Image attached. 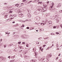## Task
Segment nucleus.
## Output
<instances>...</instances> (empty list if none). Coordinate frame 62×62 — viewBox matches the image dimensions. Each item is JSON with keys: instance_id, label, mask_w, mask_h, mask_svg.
Here are the masks:
<instances>
[{"instance_id": "obj_64", "label": "nucleus", "mask_w": 62, "mask_h": 62, "mask_svg": "<svg viewBox=\"0 0 62 62\" xmlns=\"http://www.w3.org/2000/svg\"><path fill=\"white\" fill-rule=\"evenodd\" d=\"M61 27H62V25L61 24L60 25Z\"/></svg>"}, {"instance_id": "obj_22", "label": "nucleus", "mask_w": 62, "mask_h": 62, "mask_svg": "<svg viewBox=\"0 0 62 62\" xmlns=\"http://www.w3.org/2000/svg\"><path fill=\"white\" fill-rule=\"evenodd\" d=\"M46 59L48 61L49 60V57H47V56L46 57Z\"/></svg>"}, {"instance_id": "obj_17", "label": "nucleus", "mask_w": 62, "mask_h": 62, "mask_svg": "<svg viewBox=\"0 0 62 62\" xmlns=\"http://www.w3.org/2000/svg\"><path fill=\"white\" fill-rule=\"evenodd\" d=\"M61 3L60 4H59L58 5V7H61Z\"/></svg>"}, {"instance_id": "obj_25", "label": "nucleus", "mask_w": 62, "mask_h": 62, "mask_svg": "<svg viewBox=\"0 0 62 62\" xmlns=\"http://www.w3.org/2000/svg\"><path fill=\"white\" fill-rule=\"evenodd\" d=\"M49 15L50 14L48 13L46 14V15L47 16H49Z\"/></svg>"}, {"instance_id": "obj_15", "label": "nucleus", "mask_w": 62, "mask_h": 62, "mask_svg": "<svg viewBox=\"0 0 62 62\" xmlns=\"http://www.w3.org/2000/svg\"><path fill=\"white\" fill-rule=\"evenodd\" d=\"M32 61L33 62H37V60H32Z\"/></svg>"}, {"instance_id": "obj_49", "label": "nucleus", "mask_w": 62, "mask_h": 62, "mask_svg": "<svg viewBox=\"0 0 62 62\" xmlns=\"http://www.w3.org/2000/svg\"><path fill=\"white\" fill-rule=\"evenodd\" d=\"M28 45H26V47H29V46H28Z\"/></svg>"}, {"instance_id": "obj_1", "label": "nucleus", "mask_w": 62, "mask_h": 62, "mask_svg": "<svg viewBox=\"0 0 62 62\" xmlns=\"http://www.w3.org/2000/svg\"><path fill=\"white\" fill-rule=\"evenodd\" d=\"M37 8H38V10H39L40 11H41L42 12H45V11L46 10H44V8H43L41 7H37Z\"/></svg>"}, {"instance_id": "obj_4", "label": "nucleus", "mask_w": 62, "mask_h": 62, "mask_svg": "<svg viewBox=\"0 0 62 62\" xmlns=\"http://www.w3.org/2000/svg\"><path fill=\"white\" fill-rule=\"evenodd\" d=\"M51 12H55L56 11V10L55 9H51Z\"/></svg>"}, {"instance_id": "obj_58", "label": "nucleus", "mask_w": 62, "mask_h": 62, "mask_svg": "<svg viewBox=\"0 0 62 62\" xmlns=\"http://www.w3.org/2000/svg\"><path fill=\"white\" fill-rule=\"evenodd\" d=\"M25 57H27V56L26 55H25Z\"/></svg>"}, {"instance_id": "obj_40", "label": "nucleus", "mask_w": 62, "mask_h": 62, "mask_svg": "<svg viewBox=\"0 0 62 62\" xmlns=\"http://www.w3.org/2000/svg\"><path fill=\"white\" fill-rule=\"evenodd\" d=\"M42 3V2H39L38 3V4H41Z\"/></svg>"}, {"instance_id": "obj_16", "label": "nucleus", "mask_w": 62, "mask_h": 62, "mask_svg": "<svg viewBox=\"0 0 62 62\" xmlns=\"http://www.w3.org/2000/svg\"><path fill=\"white\" fill-rule=\"evenodd\" d=\"M8 15H5V16H4V18L6 19V18H7Z\"/></svg>"}, {"instance_id": "obj_52", "label": "nucleus", "mask_w": 62, "mask_h": 62, "mask_svg": "<svg viewBox=\"0 0 62 62\" xmlns=\"http://www.w3.org/2000/svg\"><path fill=\"white\" fill-rule=\"evenodd\" d=\"M16 26H18L19 25H18V24H16Z\"/></svg>"}, {"instance_id": "obj_27", "label": "nucleus", "mask_w": 62, "mask_h": 62, "mask_svg": "<svg viewBox=\"0 0 62 62\" xmlns=\"http://www.w3.org/2000/svg\"><path fill=\"white\" fill-rule=\"evenodd\" d=\"M51 35H54V36L55 35V34L53 33H51Z\"/></svg>"}, {"instance_id": "obj_44", "label": "nucleus", "mask_w": 62, "mask_h": 62, "mask_svg": "<svg viewBox=\"0 0 62 62\" xmlns=\"http://www.w3.org/2000/svg\"><path fill=\"white\" fill-rule=\"evenodd\" d=\"M43 48H42L41 49V52H43Z\"/></svg>"}, {"instance_id": "obj_6", "label": "nucleus", "mask_w": 62, "mask_h": 62, "mask_svg": "<svg viewBox=\"0 0 62 62\" xmlns=\"http://www.w3.org/2000/svg\"><path fill=\"white\" fill-rule=\"evenodd\" d=\"M24 8H22L20 9V11H21L22 12H23V9Z\"/></svg>"}, {"instance_id": "obj_56", "label": "nucleus", "mask_w": 62, "mask_h": 62, "mask_svg": "<svg viewBox=\"0 0 62 62\" xmlns=\"http://www.w3.org/2000/svg\"><path fill=\"white\" fill-rule=\"evenodd\" d=\"M42 38V37H40V38H38V39H40Z\"/></svg>"}, {"instance_id": "obj_48", "label": "nucleus", "mask_w": 62, "mask_h": 62, "mask_svg": "<svg viewBox=\"0 0 62 62\" xmlns=\"http://www.w3.org/2000/svg\"><path fill=\"white\" fill-rule=\"evenodd\" d=\"M23 51V50H21L20 51H19V52H22Z\"/></svg>"}, {"instance_id": "obj_31", "label": "nucleus", "mask_w": 62, "mask_h": 62, "mask_svg": "<svg viewBox=\"0 0 62 62\" xmlns=\"http://www.w3.org/2000/svg\"><path fill=\"white\" fill-rule=\"evenodd\" d=\"M21 43V42L19 41L18 42V43L19 44H20Z\"/></svg>"}, {"instance_id": "obj_34", "label": "nucleus", "mask_w": 62, "mask_h": 62, "mask_svg": "<svg viewBox=\"0 0 62 62\" xmlns=\"http://www.w3.org/2000/svg\"><path fill=\"white\" fill-rule=\"evenodd\" d=\"M24 27V25H23L21 26L22 27Z\"/></svg>"}, {"instance_id": "obj_59", "label": "nucleus", "mask_w": 62, "mask_h": 62, "mask_svg": "<svg viewBox=\"0 0 62 62\" xmlns=\"http://www.w3.org/2000/svg\"><path fill=\"white\" fill-rule=\"evenodd\" d=\"M7 4V3H4V5H6Z\"/></svg>"}, {"instance_id": "obj_47", "label": "nucleus", "mask_w": 62, "mask_h": 62, "mask_svg": "<svg viewBox=\"0 0 62 62\" xmlns=\"http://www.w3.org/2000/svg\"><path fill=\"white\" fill-rule=\"evenodd\" d=\"M23 32H25V33H26V31H23Z\"/></svg>"}, {"instance_id": "obj_54", "label": "nucleus", "mask_w": 62, "mask_h": 62, "mask_svg": "<svg viewBox=\"0 0 62 62\" xmlns=\"http://www.w3.org/2000/svg\"><path fill=\"white\" fill-rule=\"evenodd\" d=\"M32 1H29V3H31V2H32Z\"/></svg>"}, {"instance_id": "obj_35", "label": "nucleus", "mask_w": 62, "mask_h": 62, "mask_svg": "<svg viewBox=\"0 0 62 62\" xmlns=\"http://www.w3.org/2000/svg\"><path fill=\"white\" fill-rule=\"evenodd\" d=\"M46 46V45H43V47H45V46Z\"/></svg>"}, {"instance_id": "obj_28", "label": "nucleus", "mask_w": 62, "mask_h": 62, "mask_svg": "<svg viewBox=\"0 0 62 62\" xmlns=\"http://www.w3.org/2000/svg\"><path fill=\"white\" fill-rule=\"evenodd\" d=\"M41 25H42V26H43V25H44V24L43 23H41Z\"/></svg>"}, {"instance_id": "obj_50", "label": "nucleus", "mask_w": 62, "mask_h": 62, "mask_svg": "<svg viewBox=\"0 0 62 62\" xmlns=\"http://www.w3.org/2000/svg\"><path fill=\"white\" fill-rule=\"evenodd\" d=\"M7 20H8V22H9V21H10V19H8Z\"/></svg>"}, {"instance_id": "obj_43", "label": "nucleus", "mask_w": 62, "mask_h": 62, "mask_svg": "<svg viewBox=\"0 0 62 62\" xmlns=\"http://www.w3.org/2000/svg\"><path fill=\"white\" fill-rule=\"evenodd\" d=\"M22 44H25V42H22Z\"/></svg>"}, {"instance_id": "obj_42", "label": "nucleus", "mask_w": 62, "mask_h": 62, "mask_svg": "<svg viewBox=\"0 0 62 62\" xmlns=\"http://www.w3.org/2000/svg\"><path fill=\"white\" fill-rule=\"evenodd\" d=\"M52 6H53V5H54V2H52Z\"/></svg>"}, {"instance_id": "obj_63", "label": "nucleus", "mask_w": 62, "mask_h": 62, "mask_svg": "<svg viewBox=\"0 0 62 62\" xmlns=\"http://www.w3.org/2000/svg\"><path fill=\"white\" fill-rule=\"evenodd\" d=\"M54 28H56V26H54L53 27Z\"/></svg>"}, {"instance_id": "obj_45", "label": "nucleus", "mask_w": 62, "mask_h": 62, "mask_svg": "<svg viewBox=\"0 0 62 62\" xmlns=\"http://www.w3.org/2000/svg\"><path fill=\"white\" fill-rule=\"evenodd\" d=\"M58 57H57L56 58V60H57V59H58Z\"/></svg>"}, {"instance_id": "obj_55", "label": "nucleus", "mask_w": 62, "mask_h": 62, "mask_svg": "<svg viewBox=\"0 0 62 62\" xmlns=\"http://www.w3.org/2000/svg\"><path fill=\"white\" fill-rule=\"evenodd\" d=\"M18 5V4H16V5H15V6H16V7H17V5Z\"/></svg>"}, {"instance_id": "obj_38", "label": "nucleus", "mask_w": 62, "mask_h": 62, "mask_svg": "<svg viewBox=\"0 0 62 62\" xmlns=\"http://www.w3.org/2000/svg\"><path fill=\"white\" fill-rule=\"evenodd\" d=\"M36 43L37 44H39V42H36Z\"/></svg>"}, {"instance_id": "obj_46", "label": "nucleus", "mask_w": 62, "mask_h": 62, "mask_svg": "<svg viewBox=\"0 0 62 62\" xmlns=\"http://www.w3.org/2000/svg\"><path fill=\"white\" fill-rule=\"evenodd\" d=\"M50 8H53V6H50Z\"/></svg>"}, {"instance_id": "obj_29", "label": "nucleus", "mask_w": 62, "mask_h": 62, "mask_svg": "<svg viewBox=\"0 0 62 62\" xmlns=\"http://www.w3.org/2000/svg\"><path fill=\"white\" fill-rule=\"evenodd\" d=\"M56 46L57 48L58 47V45L57 44H56Z\"/></svg>"}, {"instance_id": "obj_36", "label": "nucleus", "mask_w": 62, "mask_h": 62, "mask_svg": "<svg viewBox=\"0 0 62 62\" xmlns=\"http://www.w3.org/2000/svg\"><path fill=\"white\" fill-rule=\"evenodd\" d=\"M56 34H57V35H58V34H59V33H58V32H56Z\"/></svg>"}, {"instance_id": "obj_51", "label": "nucleus", "mask_w": 62, "mask_h": 62, "mask_svg": "<svg viewBox=\"0 0 62 62\" xmlns=\"http://www.w3.org/2000/svg\"><path fill=\"white\" fill-rule=\"evenodd\" d=\"M1 45H2V44H3V43H2L0 44Z\"/></svg>"}, {"instance_id": "obj_14", "label": "nucleus", "mask_w": 62, "mask_h": 62, "mask_svg": "<svg viewBox=\"0 0 62 62\" xmlns=\"http://www.w3.org/2000/svg\"><path fill=\"white\" fill-rule=\"evenodd\" d=\"M48 23H49V24H52V21H48Z\"/></svg>"}, {"instance_id": "obj_5", "label": "nucleus", "mask_w": 62, "mask_h": 62, "mask_svg": "<svg viewBox=\"0 0 62 62\" xmlns=\"http://www.w3.org/2000/svg\"><path fill=\"white\" fill-rule=\"evenodd\" d=\"M35 19H36L37 21H39L40 20V17H39L37 16L35 17Z\"/></svg>"}, {"instance_id": "obj_3", "label": "nucleus", "mask_w": 62, "mask_h": 62, "mask_svg": "<svg viewBox=\"0 0 62 62\" xmlns=\"http://www.w3.org/2000/svg\"><path fill=\"white\" fill-rule=\"evenodd\" d=\"M23 37L24 38H28L30 37V36L29 35H24L23 36Z\"/></svg>"}, {"instance_id": "obj_61", "label": "nucleus", "mask_w": 62, "mask_h": 62, "mask_svg": "<svg viewBox=\"0 0 62 62\" xmlns=\"http://www.w3.org/2000/svg\"><path fill=\"white\" fill-rule=\"evenodd\" d=\"M13 61H11V62H14V60H13Z\"/></svg>"}, {"instance_id": "obj_2", "label": "nucleus", "mask_w": 62, "mask_h": 62, "mask_svg": "<svg viewBox=\"0 0 62 62\" xmlns=\"http://www.w3.org/2000/svg\"><path fill=\"white\" fill-rule=\"evenodd\" d=\"M59 14V13H57L56 16H53V17L52 16H50V19H54V20H55V18L56 17H57V16H58V15Z\"/></svg>"}, {"instance_id": "obj_33", "label": "nucleus", "mask_w": 62, "mask_h": 62, "mask_svg": "<svg viewBox=\"0 0 62 62\" xmlns=\"http://www.w3.org/2000/svg\"><path fill=\"white\" fill-rule=\"evenodd\" d=\"M14 57L13 56H12V57H10V58H14Z\"/></svg>"}, {"instance_id": "obj_12", "label": "nucleus", "mask_w": 62, "mask_h": 62, "mask_svg": "<svg viewBox=\"0 0 62 62\" xmlns=\"http://www.w3.org/2000/svg\"><path fill=\"white\" fill-rule=\"evenodd\" d=\"M51 56H52V55H51V54H50L49 55H48L47 56V57H48L49 58V57H51Z\"/></svg>"}, {"instance_id": "obj_13", "label": "nucleus", "mask_w": 62, "mask_h": 62, "mask_svg": "<svg viewBox=\"0 0 62 62\" xmlns=\"http://www.w3.org/2000/svg\"><path fill=\"white\" fill-rule=\"evenodd\" d=\"M22 12L21 11H19L18 12V14L19 15H20V14H22Z\"/></svg>"}, {"instance_id": "obj_30", "label": "nucleus", "mask_w": 62, "mask_h": 62, "mask_svg": "<svg viewBox=\"0 0 62 62\" xmlns=\"http://www.w3.org/2000/svg\"><path fill=\"white\" fill-rule=\"evenodd\" d=\"M16 37H19V35H16Z\"/></svg>"}, {"instance_id": "obj_21", "label": "nucleus", "mask_w": 62, "mask_h": 62, "mask_svg": "<svg viewBox=\"0 0 62 62\" xmlns=\"http://www.w3.org/2000/svg\"><path fill=\"white\" fill-rule=\"evenodd\" d=\"M44 10H45V11H46V10H47L46 8H44Z\"/></svg>"}, {"instance_id": "obj_23", "label": "nucleus", "mask_w": 62, "mask_h": 62, "mask_svg": "<svg viewBox=\"0 0 62 62\" xmlns=\"http://www.w3.org/2000/svg\"><path fill=\"white\" fill-rule=\"evenodd\" d=\"M50 47H48L46 49V50H49L50 49Z\"/></svg>"}, {"instance_id": "obj_20", "label": "nucleus", "mask_w": 62, "mask_h": 62, "mask_svg": "<svg viewBox=\"0 0 62 62\" xmlns=\"http://www.w3.org/2000/svg\"><path fill=\"white\" fill-rule=\"evenodd\" d=\"M31 30H33V29H34V28H33V27H31Z\"/></svg>"}, {"instance_id": "obj_39", "label": "nucleus", "mask_w": 62, "mask_h": 62, "mask_svg": "<svg viewBox=\"0 0 62 62\" xmlns=\"http://www.w3.org/2000/svg\"><path fill=\"white\" fill-rule=\"evenodd\" d=\"M28 21H31V20L30 19H29L28 20H27Z\"/></svg>"}, {"instance_id": "obj_18", "label": "nucleus", "mask_w": 62, "mask_h": 62, "mask_svg": "<svg viewBox=\"0 0 62 62\" xmlns=\"http://www.w3.org/2000/svg\"><path fill=\"white\" fill-rule=\"evenodd\" d=\"M16 7H17L18 8H20L21 7V6L20 5H18L17 6H16Z\"/></svg>"}, {"instance_id": "obj_8", "label": "nucleus", "mask_w": 62, "mask_h": 62, "mask_svg": "<svg viewBox=\"0 0 62 62\" xmlns=\"http://www.w3.org/2000/svg\"><path fill=\"white\" fill-rule=\"evenodd\" d=\"M59 20H60V18H57L56 20V23H58V22H59Z\"/></svg>"}, {"instance_id": "obj_53", "label": "nucleus", "mask_w": 62, "mask_h": 62, "mask_svg": "<svg viewBox=\"0 0 62 62\" xmlns=\"http://www.w3.org/2000/svg\"><path fill=\"white\" fill-rule=\"evenodd\" d=\"M14 19V18L11 17L10 18V19Z\"/></svg>"}, {"instance_id": "obj_26", "label": "nucleus", "mask_w": 62, "mask_h": 62, "mask_svg": "<svg viewBox=\"0 0 62 62\" xmlns=\"http://www.w3.org/2000/svg\"><path fill=\"white\" fill-rule=\"evenodd\" d=\"M3 57H2V56L0 57V59H3Z\"/></svg>"}, {"instance_id": "obj_37", "label": "nucleus", "mask_w": 62, "mask_h": 62, "mask_svg": "<svg viewBox=\"0 0 62 62\" xmlns=\"http://www.w3.org/2000/svg\"><path fill=\"white\" fill-rule=\"evenodd\" d=\"M4 47L5 48H6L7 47V45H4Z\"/></svg>"}, {"instance_id": "obj_7", "label": "nucleus", "mask_w": 62, "mask_h": 62, "mask_svg": "<svg viewBox=\"0 0 62 62\" xmlns=\"http://www.w3.org/2000/svg\"><path fill=\"white\" fill-rule=\"evenodd\" d=\"M36 47H34L33 48V52H35V54H36V52H35L36 51Z\"/></svg>"}, {"instance_id": "obj_32", "label": "nucleus", "mask_w": 62, "mask_h": 62, "mask_svg": "<svg viewBox=\"0 0 62 62\" xmlns=\"http://www.w3.org/2000/svg\"><path fill=\"white\" fill-rule=\"evenodd\" d=\"M12 45H13V44H12V45H11V44H9V45H8V46H12Z\"/></svg>"}, {"instance_id": "obj_10", "label": "nucleus", "mask_w": 62, "mask_h": 62, "mask_svg": "<svg viewBox=\"0 0 62 62\" xmlns=\"http://www.w3.org/2000/svg\"><path fill=\"white\" fill-rule=\"evenodd\" d=\"M27 11H28V13H29V14H30V13H31V10H30V9H28Z\"/></svg>"}, {"instance_id": "obj_11", "label": "nucleus", "mask_w": 62, "mask_h": 62, "mask_svg": "<svg viewBox=\"0 0 62 62\" xmlns=\"http://www.w3.org/2000/svg\"><path fill=\"white\" fill-rule=\"evenodd\" d=\"M27 16L29 18H30L31 17V15L30 14H28Z\"/></svg>"}, {"instance_id": "obj_60", "label": "nucleus", "mask_w": 62, "mask_h": 62, "mask_svg": "<svg viewBox=\"0 0 62 62\" xmlns=\"http://www.w3.org/2000/svg\"><path fill=\"white\" fill-rule=\"evenodd\" d=\"M5 33L6 34H8V33L7 32H6Z\"/></svg>"}, {"instance_id": "obj_57", "label": "nucleus", "mask_w": 62, "mask_h": 62, "mask_svg": "<svg viewBox=\"0 0 62 62\" xmlns=\"http://www.w3.org/2000/svg\"><path fill=\"white\" fill-rule=\"evenodd\" d=\"M15 23V21H14L12 22L13 23Z\"/></svg>"}, {"instance_id": "obj_62", "label": "nucleus", "mask_w": 62, "mask_h": 62, "mask_svg": "<svg viewBox=\"0 0 62 62\" xmlns=\"http://www.w3.org/2000/svg\"><path fill=\"white\" fill-rule=\"evenodd\" d=\"M46 5H45V8H46Z\"/></svg>"}, {"instance_id": "obj_24", "label": "nucleus", "mask_w": 62, "mask_h": 62, "mask_svg": "<svg viewBox=\"0 0 62 62\" xmlns=\"http://www.w3.org/2000/svg\"><path fill=\"white\" fill-rule=\"evenodd\" d=\"M59 12L60 13H62V10H60L59 11Z\"/></svg>"}, {"instance_id": "obj_41", "label": "nucleus", "mask_w": 62, "mask_h": 62, "mask_svg": "<svg viewBox=\"0 0 62 62\" xmlns=\"http://www.w3.org/2000/svg\"><path fill=\"white\" fill-rule=\"evenodd\" d=\"M26 28H27V29H29V27H26Z\"/></svg>"}, {"instance_id": "obj_19", "label": "nucleus", "mask_w": 62, "mask_h": 62, "mask_svg": "<svg viewBox=\"0 0 62 62\" xmlns=\"http://www.w3.org/2000/svg\"><path fill=\"white\" fill-rule=\"evenodd\" d=\"M27 0H23L22 1V2H25L26 1H27Z\"/></svg>"}, {"instance_id": "obj_9", "label": "nucleus", "mask_w": 62, "mask_h": 62, "mask_svg": "<svg viewBox=\"0 0 62 62\" xmlns=\"http://www.w3.org/2000/svg\"><path fill=\"white\" fill-rule=\"evenodd\" d=\"M23 15H22V14L19 15V17H23Z\"/></svg>"}]
</instances>
